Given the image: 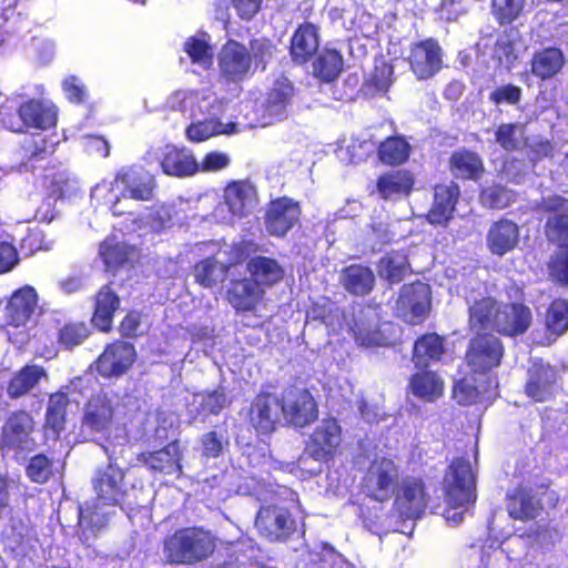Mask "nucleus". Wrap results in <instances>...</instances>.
Wrapping results in <instances>:
<instances>
[{"label": "nucleus", "mask_w": 568, "mask_h": 568, "mask_svg": "<svg viewBox=\"0 0 568 568\" xmlns=\"http://www.w3.org/2000/svg\"><path fill=\"white\" fill-rule=\"evenodd\" d=\"M230 101L210 89L180 90L168 100L172 111L180 112L191 123L185 129L191 142H203L219 134L237 133V124L226 115Z\"/></svg>", "instance_id": "nucleus-1"}, {"label": "nucleus", "mask_w": 568, "mask_h": 568, "mask_svg": "<svg viewBox=\"0 0 568 568\" xmlns=\"http://www.w3.org/2000/svg\"><path fill=\"white\" fill-rule=\"evenodd\" d=\"M531 323L530 310L523 304H498L490 297L469 306V324L473 329H495L500 334H524Z\"/></svg>", "instance_id": "nucleus-2"}, {"label": "nucleus", "mask_w": 568, "mask_h": 568, "mask_svg": "<svg viewBox=\"0 0 568 568\" xmlns=\"http://www.w3.org/2000/svg\"><path fill=\"white\" fill-rule=\"evenodd\" d=\"M128 475H130V469L123 471L112 463H109L105 467L98 468L92 480L97 505L80 506L79 523L93 526V517L97 515L95 508L98 506L120 505L131 508L138 499V494L134 484L128 486Z\"/></svg>", "instance_id": "nucleus-3"}, {"label": "nucleus", "mask_w": 568, "mask_h": 568, "mask_svg": "<svg viewBox=\"0 0 568 568\" xmlns=\"http://www.w3.org/2000/svg\"><path fill=\"white\" fill-rule=\"evenodd\" d=\"M42 310L39 294L31 285L14 290L7 298L2 308V328L7 331L11 343H27L30 329L37 326Z\"/></svg>", "instance_id": "nucleus-4"}, {"label": "nucleus", "mask_w": 568, "mask_h": 568, "mask_svg": "<svg viewBox=\"0 0 568 568\" xmlns=\"http://www.w3.org/2000/svg\"><path fill=\"white\" fill-rule=\"evenodd\" d=\"M446 500L450 509L446 511V520L458 525L464 519V511L458 508L473 504L476 499L475 477L470 463L464 458L452 462L445 476Z\"/></svg>", "instance_id": "nucleus-5"}, {"label": "nucleus", "mask_w": 568, "mask_h": 568, "mask_svg": "<svg viewBox=\"0 0 568 568\" xmlns=\"http://www.w3.org/2000/svg\"><path fill=\"white\" fill-rule=\"evenodd\" d=\"M214 548L215 541L210 532L185 528L166 539L164 552L172 564H193L209 557Z\"/></svg>", "instance_id": "nucleus-6"}, {"label": "nucleus", "mask_w": 568, "mask_h": 568, "mask_svg": "<svg viewBox=\"0 0 568 568\" xmlns=\"http://www.w3.org/2000/svg\"><path fill=\"white\" fill-rule=\"evenodd\" d=\"M257 205L255 187L247 181H235L224 189L223 202L212 212L215 222L232 224L253 213Z\"/></svg>", "instance_id": "nucleus-7"}, {"label": "nucleus", "mask_w": 568, "mask_h": 568, "mask_svg": "<svg viewBox=\"0 0 568 568\" xmlns=\"http://www.w3.org/2000/svg\"><path fill=\"white\" fill-rule=\"evenodd\" d=\"M140 248L119 235H106L98 245V257L103 264V271L115 276L120 272L130 271L139 263Z\"/></svg>", "instance_id": "nucleus-8"}, {"label": "nucleus", "mask_w": 568, "mask_h": 568, "mask_svg": "<svg viewBox=\"0 0 568 568\" xmlns=\"http://www.w3.org/2000/svg\"><path fill=\"white\" fill-rule=\"evenodd\" d=\"M34 429V420L26 409H17L7 417L0 435V452L2 455L9 452L22 453L31 449L33 440L31 434Z\"/></svg>", "instance_id": "nucleus-9"}, {"label": "nucleus", "mask_w": 568, "mask_h": 568, "mask_svg": "<svg viewBox=\"0 0 568 568\" xmlns=\"http://www.w3.org/2000/svg\"><path fill=\"white\" fill-rule=\"evenodd\" d=\"M220 78L226 83H239L253 74V61L247 48L234 40L227 41L217 54Z\"/></svg>", "instance_id": "nucleus-10"}, {"label": "nucleus", "mask_w": 568, "mask_h": 568, "mask_svg": "<svg viewBox=\"0 0 568 568\" xmlns=\"http://www.w3.org/2000/svg\"><path fill=\"white\" fill-rule=\"evenodd\" d=\"M135 359L133 344L118 339L105 346L91 367L103 378H118L132 367Z\"/></svg>", "instance_id": "nucleus-11"}, {"label": "nucleus", "mask_w": 568, "mask_h": 568, "mask_svg": "<svg viewBox=\"0 0 568 568\" xmlns=\"http://www.w3.org/2000/svg\"><path fill=\"white\" fill-rule=\"evenodd\" d=\"M432 305L430 288L427 284L415 282L404 285L396 302V313L410 324L422 323Z\"/></svg>", "instance_id": "nucleus-12"}, {"label": "nucleus", "mask_w": 568, "mask_h": 568, "mask_svg": "<svg viewBox=\"0 0 568 568\" xmlns=\"http://www.w3.org/2000/svg\"><path fill=\"white\" fill-rule=\"evenodd\" d=\"M283 418L294 427H304L317 418V404L305 388H288L282 397Z\"/></svg>", "instance_id": "nucleus-13"}, {"label": "nucleus", "mask_w": 568, "mask_h": 568, "mask_svg": "<svg viewBox=\"0 0 568 568\" xmlns=\"http://www.w3.org/2000/svg\"><path fill=\"white\" fill-rule=\"evenodd\" d=\"M398 480V467L386 457L375 458L364 477L363 487L372 498L383 501L390 497Z\"/></svg>", "instance_id": "nucleus-14"}, {"label": "nucleus", "mask_w": 568, "mask_h": 568, "mask_svg": "<svg viewBox=\"0 0 568 568\" xmlns=\"http://www.w3.org/2000/svg\"><path fill=\"white\" fill-rule=\"evenodd\" d=\"M427 506V495L425 485L420 478L405 477L399 483L395 500L394 509L403 519L419 518Z\"/></svg>", "instance_id": "nucleus-15"}, {"label": "nucleus", "mask_w": 568, "mask_h": 568, "mask_svg": "<svg viewBox=\"0 0 568 568\" xmlns=\"http://www.w3.org/2000/svg\"><path fill=\"white\" fill-rule=\"evenodd\" d=\"M152 160L159 163L165 174L176 178L191 176L200 171L199 162L186 148L165 145L160 150L149 151L148 162L151 163Z\"/></svg>", "instance_id": "nucleus-16"}, {"label": "nucleus", "mask_w": 568, "mask_h": 568, "mask_svg": "<svg viewBox=\"0 0 568 568\" xmlns=\"http://www.w3.org/2000/svg\"><path fill=\"white\" fill-rule=\"evenodd\" d=\"M342 443V428L335 418L321 420L312 433L305 454L317 462L331 459Z\"/></svg>", "instance_id": "nucleus-17"}, {"label": "nucleus", "mask_w": 568, "mask_h": 568, "mask_svg": "<svg viewBox=\"0 0 568 568\" xmlns=\"http://www.w3.org/2000/svg\"><path fill=\"white\" fill-rule=\"evenodd\" d=\"M504 347L498 337L491 334L479 335L471 339L466 355L474 372L484 373L500 364Z\"/></svg>", "instance_id": "nucleus-18"}, {"label": "nucleus", "mask_w": 568, "mask_h": 568, "mask_svg": "<svg viewBox=\"0 0 568 568\" xmlns=\"http://www.w3.org/2000/svg\"><path fill=\"white\" fill-rule=\"evenodd\" d=\"M255 526L260 534L270 540H285L296 530V524L288 511L278 506L262 507L256 516Z\"/></svg>", "instance_id": "nucleus-19"}, {"label": "nucleus", "mask_w": 568, "mask_h": 568, "mask_svg": "<svg viewBox=\"0 0 568 568\" xmlns=\"http://www.w3.org/2000/svg\"><path fill=\"white\" fill-rule=\"evenodd\" d=\"M409 64L419 80L432 78L442 69L443 64L439 44L433 39L414 44L410 49Z\"/></svg>", "instance_id": "nucleus-20"}, {"label": "nucleus", "mask_w": 568, "mask_h": 568, "mask_svg": "<svg viewBox=\"0 0 568 568\" xmlns=\"http://www.w3.org/2000/svg\"><path fill=\"white\" fill-rule=\"evenodd\" d=\"M282 417L281 398L274 394H261L252 403L250 420L256 432L261 434L275 430Z\"/></svg>", "instance_id": "nucleus-21"}, {"label": "nucleus", "mask_w": 568, "mask_h": 568, "mask_svg": "<svg viewBox=\"0 0 568 568\" xmlns=\"http://www.w3.org/2000/svg\"><path fill=\"white\" fill-rule=\"evenodd\" d=\"M114 418L111 399L103 393L92 395L84 404L81 426L90 433L108 432Z\"/></svg>", "instance_id": "nucleus-22"}, {"label": "nucleus", "mask_w": 568, "mask_h": 568, "mask_svg": "<svg viewBox=\"0 0 568 568\" xmlns=\"http://www.w3.org/2000/svg\"><path fill=\"white\" fill-rule=\"evenodd\" d=\"M349 329L359 345L378 346L386 343V337L379 328V314L376 307H361L354 313Z\"/></svg>", "instance_id": "nucleus-23"}, {"label": "nucleus", "mask_w": 568, "mask_h": 568, "mask_svg": "<svg viewBox=\"0 0 568 568\" xmlns=\"http://www.w3.org/2000/svg\"><path fill=\"white\" fill-rule=\"evenodd\" d=\"M540 209L550 215L546 223V234L552 242L564 246L568 244V201L558 195L542 200Z\"/></svg>", "instance_id": "nucleus-24"}, {"label": "nucleus", "mask_w": 568, "mask_h": 568, "mask_svg": "<svg viewBox=\"0 0 568 568\" xmlns=\"http://www.w3.org/2000/svg\"><path fill=\"white\" fill-rule=\"evenodd\" d=\"M557 371L542 362H535L528 372L525 392L535 402L549 400L557 390Z\"/></svg>", "instance_id": "nucleus-25"}, {"label": "nucleus", "mask_w": 568, "mask_h": 568, "mask_svg": "<svg viewBox=\"0 0 568 568\" xmlns=\"http://www.w3.org/2000/svg\"><path fill=\"white\" fill-rule=\"evenodd\" d=\"M18 115L26 128L49 130L57 126L58 110L48 102L40 99H29L18 108Z\"/></svg>", "instance_id": "nucleus-26"}, {"label": "nucleus", "mask_w": 568, "mask_h": 568, "mask_svg": "<svg viewBox=\"0 0 568 568\" xmlns=\"http://www.w3.org/2000/svg\"><path fill=\"white\" fill-rule=\"evenodd\" d=\"M120 303V297L112 288V283L101 286L94 297L92 325L100 332L109 333L112 329L113 317Z\"/></svg>", "instance_id": "nucleus-27"}, {"label": "nucleus", "mask_w": 568, "mask_h": 568, "mask_svg": "<svg viewBox=\"0 0 568 568\" xmlns=\"http://www.w3.org/2000/svg\"><path fill=\"white\" fill-rule=\"evenodd\" d=\"M300 207L287 199L272 202L266 214V231L275 236L285 235L300 217Z\"/></svg>", "instance_id": "nucleus-28"}, {"label": "nucleus", "mask_w": 568, "mask_h": 568, "mask_svg": "<svg viewBox=\"0 0 568 568\" xmlns=\"http://www.w3.org/2000/svg\"><path fill=\"white\" fill-rule=\"evenodd\" d=\"M293 88L286 79L276 81L263 104V114L260 120L262 125H271L286 116Z\"/></svg>", "instance_id": "nucleus-29"}, {"label": "nucleus", "mask_w": 568, "mask_h": 568, "mask_svg": "<svg viewBox=\"0 0 568 568\" xmlns=\"http://www.w3.org/2000/svg\"><path fill=\"white\" fill-rule=\"evenodd\" d=\"M486 241L493 254L503 256L517 246L519 229L513 221L500 220L490 226Z\"/></svg>", "instance_id": "nucleus-30"}, {"label": "nucleus", "mask_w": 568, "mask_h": 568, "mask_svg": "<svg viewBox=\"0 0 568 568\" xmlns=\"http://www.w3.org/2000/svg\"><path fill=\"white\" fill-rule=\"evenodd\" d=\"M44 367L37 364H27L16 372L7 385V395L18 399L29 394L41 379L47 378Z\"/></svg>", "instance_id": "nucleus-31"}, {"label": "nucleus", "mask_w": 568, "mask_h": 568, "mask_svg": "<svg viewBox=\"0 0 568 568\" xmlns=\"http://www.w3.org/2000/svg\"><path fill=\"white\" fill-rule=\"evenodd\" d=\"M318 29L312 23L301 24L291 39V55L297 63L310 60L318 50Z\"/></svg>", "instance_id": "nucleus-32"}, {"label": "nucleus", "mask_w": 568, "mask_h": 568, "mask_svg": "<svg viewBox=\"0 0 568 568\" xmlns=\"http://www.w3.org/2000/svg\"><path fill=\"white\" fill-rule=\"evenodd\" d=\"M459 195V189L455 183L437 185L435 187L434 204L427 217L432 224H445L448 222L455 210Z\"/></svg>", "instance_id": "nucleus-33"}, {"label": "nucleus", "mask_w": 568, "mask_h": 568, "mask_svg": "<svg viewBox=\"0 0 568 568\" xmlns=\"http://www.w3.org/2000/svg\"><path fill=\"white\" fill-rule=\"evenodd\" d=\"M339 283L351 294L364 296L371 293L375 285L373 271L361 264L345 267L339 275Z\"/></svg>", "instance_id": "nucleus-34"}, {"label": "nucleus", "mask_w": 568, "mask_h": 568, "mask_svg": "<svg viewBox=\"0 0 568 568\" xmlns=\"http://www.w3.org/2000/svg\"><path fill=\"white\" fill-rule=\"evenodd\" d=\"M116 184H121V194L116 196L115 202L111 206V211L115 216L125 215V211L119 207L121 202L141 201L142 187L141 176L136 169L129 166L123 168L115 178Z\"/></svg>", "instance_id": "nucleus-35"}, {"label": "nucleus", "mask_w": 568, "mask_h": 568, "mask_svg": "<svg viewBox=\"0 0 568 568\" xmlns=\"http://www.w3.org/2000/svg\"><path fill=\"white\" fill-rule=\"evenodd\" d=\"M69 404L70 399L65 392L57 390L49 395L44 415V427L55 437H59L65 429Z\"/></svg>", "instance_id": "nucleus-36"}, {"label": "nucleus", "mask_w": 568, "mask_h": 568, "mask_svg": "<svg viewBox=\"0 0 568 568\" xmlns=\"http://www.w3.org/2000/svg\"><path fill=\"white\" fill-rule=\"evenodd\" d=\"M264 291L252 280L233 283L227 292L231 305L237 311H252L261 301Z\"/></svg>", "instance_id": "nucleus-37"}, {"label": "nucleus", "mask_w": 568, "mask_h": 568, "mask_svg": "<svg viewBox=\"0 0 568 568\" xmlns=\"http://www.w3.org/2000/svg\"><path fill=\"white\" fill-rule=\"evenodd\" d=\"M227 405V398L222 387L193 395L189 404V414L194 418L197 416L206 417L209 415L220 414Z\"/></svg>", "instance_id": "nucleus-38"}, {"label": "nucleus", "mask_w": 568, "mask_h": 568, "mask_svg": "<svg viewBox=\"0 0 568 568\" xmlns=\"http://www.w3.org/2000/svg\"><path fill=\"white\" fill-rule=\"evenodd\" d=\"M507 510L511 518L528 520L538 516L540 505L539 500L530 490L519 488L509 494Z\"/></svg>", "instance_id": "nucleus-39"}, {"label": "nucleus", "mask_w": 568, "mask_h": 568, "mask_svg": "<svg viewBox=\"0 0 568 568\" xmlns=\"http://www.w3.org/2000/svg\"><path fill=\"white\" fill-rule=\"evenodd\" d=\"M562 52L557 48H546L536 52L531 60V72L541 80L555 77L564 67Z\"/></svg>", "instance_id": "nucleus-40"}, {"label": "nucleus", "mask_w": 568, "mask_h": 568, "mask_svg": "<svg viewBox=\"0 0 568 568\" xmlns=\"http://www.w3.org/2000/svg\"><path fill=\"white\" fill-rule=\"evenodd\" d=\"M247 268L253 281L260 287L261 285L271 286L280 282L284 276V270L277 261L265 256L252 258L247 264Z\"/></svg>", "instance_id": "nucleus-41"}, {"label": "nucleus", "mask_w": 568, "mask_h": 568, "mask_svg": "<svg viewBox=\"0 0 568 568\" xmlns=\"http://www.w3.org/2000/svg\"><path fill=\"white\" fill-rule=\"evenodd\" d=\"M410 271L407 255L403 251H394L383 256L377 265L379 277L389 283H399Z\"/></svg>", "instance_id": "nucleus-42"}, {"label": "nucleus", "mask_w": 568, "mask_h": 568, "mask_svg": "<svg viewBox=\"0 0 568 568\" xmlns=\"http://www.w3.org/2000/svg\"><path fill=\"white\" fill-rule=\"evenodd\" d=\"M444 353V339L435 333L426 334L415 342L413 361L418 367L436 362Z\"/></svg>", "instance_id": "nucleus-43"}, {"label": "nucleus", "mask_w": 568, "mask_h": 568, "mask_svg": "<svg viewBox=\"0 0 568 568\" xmlns=\"http://www.w3.org/2000/svg\"><path fill=\"white\" fill-rule=\"evenodd\" d=\"M91 335L90 326L80 320H69L59 326L57 343L65 351H72L83 344Z\"/></svg>", "instance_id": "nucleus-44"}, {"label": "nucleus", "mask_w": 568, "mask_h": 568, "mask_svg": "<svg viewBox=\"0 0 568 568\" xmlns=\"http://www.w3.org/2000/svg\"><path fill=\"white\" fill-rule=\"evenodd\" d=\"M409 388L414 396L434 402L443 395L444 383L435 373L423 372L410 378Z\"/></svg>", "instance_id": "nucleus-45"}, {"label": "nucleus", "mask_w": 568, "mask_h": 568, "mask_svg": "<svg viewBox=\"0 0 568 568\" xmlns=\"http://www.w3.org/2000/svg\"><path fill=\"white\" fill-rule=\"evenodd\" d=\"M227 274V265L215 257L199 262L194 267L196 282L204 287H213L223 282Z\"/></svg>", "instance_id": "nucleus-46"}, {"label": "nucleus", "mask_w": 568, "mask_h": 568, "mask_svg": "<svg viewBox=\"0 0 568 568\" xmlns=\"http://www.w3.org/2000/svg\"><path fill=\"white\" fill-rule=\"evenodd\" d=\"M144 464L152 469L166 474L180 471V447L176 442L170 443L163 449L152 453L149 458H144Z\"/></svg>", "instance_id": "nucleus-47"}, {"label": "nucleus", "mask_w": 568, "mask_h": 568, "mask_svg": "<svg viewBox=\"0 0 568 568\" xmlns=\"http://www.w3.org/2000/svg\"><path fill=\"white\" fill-rule=\"evenodd\" d=\"M413 179L408 172L396 171L379 178L377 189L384 199H392L409 193Z\"/></svg>", "instance_id": "nucleus-48"}, {"label": "nucleus", "mask_w": 568, "mask_h": 568, "mask_svg": "<svg viewBox=\"0 0 568 568\" xmlns=\"http://www.w3.org/2000/svg\"><path fill=\"white\" fill-rule=\"evenodd\" d=\"M314 74L325 82L335 80L343 69V57L333 49L321 52L314 62Z\"/></svg>", "instance_id": "nucleus-49"}, {"label": "nucleus", "mask_w": 568, "mask_h": 568, "mask_svg": "<svg viewBox=\"0 0 568 568\" xmlns=\"http://www.w3.org/2000/svg\"><path fill=\"white\" fill-rule=\"evenodd\" d=\"M452 171L456 176L476 179L483 171L480 158L473 152H456L450 159Z\"/></svg>", "instance_id": "nucleus-50"}, {"label": "nucleus", "mask_w": 568, "mask_h": 568, "mask_svg": "<svg viewBox=\"0 0 568 568\" xmlns=\"http://www.w3.org/2000/svg\"><path fill=\"white\" fill-rule=\"evenodd\" d=\"M209 36L206 33L196 34L186 40L184 50L191 58L193 63L199 64L203 69H207L212 64L213 51L209 44Z\"/></svg>", "instance_id": "nucleus-51"}, {"label": "nucleus", "mask_w": 568, "mask_h": 568, "mask_svg": "<svg viewBox=\"0 0 568 568\" xmlns=\"http://www.w3.org/2000/svg\"><path fill=\"white\" fill-rule=\"evenodd\" d=\"M410 152L408 142L399 136L388 138L379 145L378 154L382 162L397 165L405 162Z\"/></svg>", "instance_id": "nucleus-52"}, {"label": "nucleus", "mask_w": 568, "mask_h": 568, "mask_svg": "<svg viewBox=\"0 0 568 568\" xmlns=\"http://www.w3.org/2000/svg\"><path fill=\"white\" fill-rule=\"evenodd\" d=\"M496 142L506 151L526 145L525 126L520 123L500 124L495 132Z\"/></svg>", "instance_id": "nucleus-53"}, {"label": "nucleus", "mask_w": 568, "mask_h": 568, "mask_svg": "<svg viewBox=\"0 0 568 568\" xmlns=\"http://www.w3.org/2000/svg\"><path fill=\"white\" fill-rule=\"evenodd\" d=\"M58 141H53L51 136L33 134L27 140L22 149L28 160H43L55 151Z\"/></svg>", "instance_id": "nucleus-54"}, {"label": "nucleus", "mask_w": 568, "mask_h": 568, "mask_svg": "<svg viewBox=\"0 0 568 568\" xmlns=\"http://www.w3.org/2000/svg\"><path fill=\"white\" fill-rule=\"evenodd\" d=\"M53 460L45 454L39 453L32 456L26 467V474L30 481L34 484H45L53 475Z\"/></svg>", "instance_id": "nucleus-55"}, {"label": "nucleus", "mask_w": 568, "mask_h": 568, "mask_svg": "<svg viewBox=\"0 0 568 568\" xmlns=\"http://www.w3.org/2000/svg\"><path fill=\"white\" fill-rule=\"evenodd\" d=\"M547 328L560 335L568 329V301L557 300L551 303L546 316Z\"/></svg>", "instance_id": "nucleus-56"}, {"label": "nucleus", "mask_w": 568, "mask_h": 568, "mask_svg": "<svg viewBox=\"0 0 568 568\" xmlns=\"http://www.w3.org/2000/svg\"><path fill=\"white\" fill-rule=\"evenodd\" d=\"M373 152V145L368 141L351 140L347 145L337 150L338 159L347 164H357L364 161Z\"/></svg>", "instance_id": "nucleus-57"}, {"label": "nucleus", "mask_w": 568, "mask_h": 568, "mask_svg": "<svg viewBox=\"0 0 568 568\" xmlns=\"http://www.w3.org/2000/svg\"><path fill=\"white\" fill-rule=\"evenodd\" d=\"M515 200V194L500 185L485 189L480 194V201L490 209H504Z\"/></svg>", "instance_id": "nucleus-58"}, {"label": "nucleus", "mask_w": 568, "mask_h": 568, "mask_svg": "<svg viewBox=\"0 0 568 568\" xmlns=\"http://www.w3.org/2000/svg\"><path fill=\"white\" fill-rule=\"evenodd\" d=\"M526 0H493V9L500 23H509L523 12Z\"/></svg>", "instance_id": "nucleus-59"}, {"label": "nucleus", "mask_w": 568, "mask_h": 568, "mask_svg": "<svg viewBox=\"0 0 568 568\" xmlns=\"http://www.w3.org/2000/svg\"><path fill=\"white\" fill-rule=\"evenodd\" d=\"M171 210L164 204H154L144 211V227L148 225L152 231L160 232L171 222Z\"/></svg>", "instance_id": "nucleus-60"}, {"label": "nucleus", "mask_w": 568, "mask_h": 568, "mask_svg": "<svg viewBox=\"0 0 568 568\" xmlns=\"http://www.w3.org/2000/svg\"><path fill=\"white\" fill-rule=\"evenodd\" d=\"M202 453L205 457L216 458L224 453L229 446V440L223 433L215 430L209 432L202 436Z\"/></svg>", "instance_id": "nucleus-61"}, {"label": "nucleus", "mask_w": 568, "mask_h": 568, "mask_svg": "<svg viewBox=\"0 0 568 568\" xmlns=\"http://www.w3.org/2000/svg\"><path fill=\"white\" fill-rule=\"evenodd\" d=\"M231 163L230 155L221 151H212L205 154L199 163L202 172H217L227 168Z\"/></svg>", "instance_id": "nucleus-62"}, {"label": "nucleus", "mask_w": 568, "mask_h": 568, "mask_svg": "<svg viewBox=\"0 0 568 568\" xmlns=\"http://www.w3.org/2000/svg\"><path fill=\"white\" fill-rule=\"evenodd\" d=\"M520 98L521 89L513 84L500 85L490 93V100L496 104H515Z\"/></svg>", "instance_id": "nucleus-63"}, {"label": "nucleus", "mask_w": 568, "mask_h": 568, "mask_svg": "<svg viewBox=\"0 0 568 568\" xmlns=\"http://www.w3.org/2000/svg\"><path fill=\"white\" fill-rule=\"evenodd\" d=\"M550 274L557 281L568 283V246L561 248L551 261Z\"/></svg>", "instance_id": "nucleus-64"}]
</instances>
